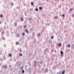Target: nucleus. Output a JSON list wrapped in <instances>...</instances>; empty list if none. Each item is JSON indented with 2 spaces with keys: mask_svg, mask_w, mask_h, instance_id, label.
<instances>
[{
  "mask_svg": "<svg viewBox=\"0 0 74 74\" xmlns=\"http://www.w3.org/2000/svg\"><path fill=\"white\" fill-rule=\"evenodd\" d=\"M18 37H19V34H17Z\"/></svg>",
  "mask_w": 74,
  "mask_h": 74,
  "instance_id": "a878e982",
  "label": "nucleus"
},
{
  "mask_svg": "<svg viewBox=\"0 0 74 74\" xmlns=\"http://www.w3.org/2000/svg\"><path fill=\"white\" fill-rule=\"evenodd\" d=\"M9 57H11L12 56V55H11L10 53L8 55Z\"/></svg>",
  "mask_w": 74,
  "mask_h": 74,
  "instance_id": "423d86ee",
  "label": "nucleus"
},
{
  "mask_svg": "<svg viewBox=\"0 0 74 74\" xmlns=\"http://www.w3.org/2000/svg\"><path fill=\"white\" fill-rule=\"evenodd\" d=\"M45 51L46 52H47V51H48V49H45Z\"/></svg>",
  "mask_w": 74,
  "mask_h": 74,
  "instance_id": "dca6fc26",
  "label": "nucleus"
},
{
  "mask_svg": "<svg viewBox=\"0 0 74 74\" xmlns=\"http://www.w3.org/2000/svg\"><path fill=\"white\" fill-rule=\"evenodd\" d=\"M11 4L12 5H14V3H12Z\"/></svg>",
  "mask_w": 74,
  "mask_h": 74,
  "instance_id": "72a5a7b5",
  "label": "nucleus"
},
{
  "mask_svg": "<svg viewBox=\"0 0 74 74\" xmlns=\"http://www.w3.org/2000/svg\"><path fill=\"white\" fill-rule=\"evenodd\" d=\"M62 16L63 17L64 16V14H62Z\"/></svg>",
  "mask_w": 74,
  "mask_h": 74,
  "instance_id": "2f4dec72",
  "label": "nucleus"
},
{
  "mask_svg": "<svg viewBox=\"0 0 74 74\" xmlns=\"http://www.w3.org/2000/svg\"><path fill=\"white\" fill-rule=\"evenodd\" d=\"M51 38L52 39H53V36H52V37H51Z\"/></svg>",
  "mask_w": 74,
  "mask_h": 74,
  "instance_id": "c756f323",
  "label": "nucleus"
},
{
  "mask_svg": "<svg viewBox=\"0 0 74 74\" xmlns=\"http://www.w3.org/2000/svg\"><path fill=\"white\" fill-rule=\"evenodd\" d=\"M25 31L26 33H29V32L28 31V30H27V29H25Z\"/></svg>",
  "mask_w": 74,
  "mask_h": 74,
  "instance_id": "39448f33",
  "label": "nucleus"
},
{
  "mask_svg": "<svg viewBox=\"0 0 74 74\" xmlns=\"http://www.w3.org/2000/svg\"><path fill=\"white\" fill-rule=\"evenodd\" d=\"M47 1H48V0H46Z\"/></svg>",
  "mask_w": 74,
  "mask_h": 74,
  "instance_id": "79ce46f5",
  "label": "nucleus"
},
{
  "mask_svg": "<svg viewBox=\"0 0 74 74\" xmlns=\"http://www.w3.org/2000/svg\"><path fill=\"white\" fill-rule=\"evenodd\" d=\"M38 66L39 67H40V65H39Z\"/></svg>",
  "mask_w": 74,
  "mask_h": 74,
  "instance_id": "a19ab883",
  "label": "nucleus"
},
{
  "mask_svg": "<svg viewBox=\"0 0 74 74\" xmlns=\"http://www.w3.org/2000/svg\"><path fill=\"white\" fill-rule=\"evenodd\" d=\"M49 43H52V40H49Z\"/></svg>",
  "mask_w": 74,
  "mask_h": 74,
  "instance_id": "9b49d317",
  "label": "nucleus"
},
{
  "mask_svg": "<svg viewBox=\"0 0 74 74\" xmlns=\"http://www.w3.org/2000/svg\"><path fill=\"white\" fill-rule=\"evenodd\" d=\"M1 23V21H0V23Z\"/></svg>",
  "mask_w": 74,
  "mask_h": 74,
  "instance_id": "c03bdc74",
  "label": "nucleus"
},
{
  "mask_svg": "<svg viewBox=\"0 0 74 74\" xmlns=\"http://www.w3.org/2000/svg\"><path fill=\"white\" fill-rule=\"evenodd\" d=\"M22 54L21 53H20L19 54V56H22Z\"/></svg>",
  "mask_w": 74,
  "mask_h": 74,
  "instance_id": "393cba45",
  "label": "nucleus"
},
{
  "mask_svg": "<svg viewBox=\"0 0 74 74\" xmlns=\"http://www.w3.org/2000/svg\"><path fill=\"white\" fill-rule=\"evenodd\" d=\"M4 60H5V57H4Z\"/></svg>",
  "mask_w": 74,
  "mask_h": 74,
  "instance_id": "c9c22d12",
  "label": "nucleus"
},
{
  "mask_svg": "<svg viewBox=\"0 0 74 74\" xmlns=\"http://www.w3.org/2000/svg\"><path fill=\"white\" fill-rule=\"evenodd\" d=\"M35 63H34V67H36V61H34Z\"/></svg>",
  "mask_w": 74,
  "mask_h": 74,
  "instance_id": "0eeeda50",
  "label": "nucleus"
},
{
  "mask_svg": "<svg viewBox=\"0 0 74 74\" xmlns=\"http://www.w3.org/2000/svg\"><path fill=\"white\" fill-rule=\"evenodd\" d=\"M14 25L15 26H17V23H14Z\"/></svg>",
  "mask_w": 74,
  "mask_h": 74,
  "instance_id": "6e6552de",
  "label": "nucleus"
},
{
  "mask_svg": "<svg viewBox=\"0 0 74 74\" xmlns=\"http://www.w3.org/2000/svg\"><path fill=\"white\" fill-rule=\"evenodd\" d=\"M31 4L32 5H34V3H33V2H31Z\"/></svg>",
  "mask_w": 74,
  "mask_h": 74,
  "instance_id": "1a4fd4ad",
  "label": "nucleus"
},
{
  "mask_svg": "<svg viewBox=\"0 0 74 74\" xmlns=\"http://www.w3.org/2000/svg\"><path fill=\"white\" fill-rule=\"evenodd\" d=\"M68 48H70V45H68Z\"/></svg>",
  "mask_w": 74,
  "mask_h": 74,
  "instance_id": "6ab92c4d",
  "label": "nucleus"
},
{
  "mask_svg": "<svg viewBox=\"0 0 74 74\" xmlns=\"http://www.w3.org/2000/svg\"><path fill=\"white\" fill-rule=\"evenodd\" d=\"M2 60V62H3V60Z\"/></svg>",
  "mask_w": 74,
  "mask_h": 74,
  "instance_id": "37998d69",
  "label": "nucleus"
},
{
  "mask_svg": "<svg viewBox=\"0 0 74 74\" xmlns=\"http://www.w3.org/2000/svg\"><path fill=\"white\" fill-rule=\"evenodd\" d=\"M55 19H57L58 18V16H56L55 17Z\"/></svg>",
  "mask_w": 74,
  "mask_h": 74,
  "instance_id": "bb28decb",
  "label": "nucleus"
},
{
  "mask_svg": "<svg viewBox=\"0 0 74 74\" xmlns=\"http://www.w3.org/2000/svg\"><path fill=\"white\" fill-rule=\"evenodd\" d=\"M60 53H61V56L62 57V56H63V51H61Z\"/></svg>",
  "mask_w": 74,
  "mask_h": 74,
  "instance_id": "f257e3e1",
  "label": "nucleus"
},
{
  "mask_svg": "<svg viewBox=\"0 0 74 74\" xmlns=\"http://www.w3.org/2000/svg\"><path fill=\"white\" fill-rule=\"evenodd\" d=\"M0 17H1V18H3V15L1 14V15H0Z\"/></svg>",
  "mask_w": 74,
  "mask_h": 74,
  "instance_id": "f3484780",
  "label": "nucleus"
},
{
  "mask_svg": "<svg viewBox=\"0 0 74 74\" xmlns=\"http://www.w3.org/2000/svg\"><path fill=\"white\" fill-rule=\"evenodd\" d=\"M73 8H72V9H71L70 10V11H72V10H73Z\"/></svg>",
  "mask_w": 74,
  "mask_h": 74,
  "instance_id": "412c9836",
  "label": "nucleus"
},
{
  "mask_svg": "<svg viewBox=\"0 0 74 74\" xmlns=\"http://www.w3.org/2000/svg\"><path fill=\"white\" fill-rule=\"evenodd\" d=\"M21 22H22V21H23V18H22V17H21Z\"/></svg>",
  "mask_w": 74,
  "mask_h": 74,
  "instance_id": "7ed1b4c3",
  "label": "nucleus"
},
{
  "mask_svg": "<svg viewBox=\"0 0 74 74\" xmlns=\"http://www.w3.org/2000/svg\"><path fill=\"white\" fill-rule=\"evenodd\" d=\"M42 9V7H39V10H41Z\"/></svg>",
  "mask_w": 74,
  "mask_h": 74,
  "instance_id": "4468645a",
  "label": "nucleus"
},
{
  "mask_svg": "<svg viewBox=\"0 0 74 74\" xmlns=\"http://www.w3.org/2000/svg\"><path fill=\"white\" fill-rule=\"evenodd\" d=\"M72 17H74V14H72Z\"/></svg>",
  "mask_w": 74,
  "mask_h": 74,
  "instance_id": "473e14b6",
  "label": "nucleus"
},
{
  "mask_svg": "<svg viewBox=\"0 0 74 74\" xmlns=\"http://www.w3.org/2000/svg\"><path fill=\"white\" fill-rule=\"evenodd\" d=\"M16 44L17 45H18V44H19V43L18 42H16Z\"/></svg>",
  "mask_w": 74,
  "mask_h": 74,
  "instance_id": "b1692460",
  "label": "nucleus"
},
{
  "mask_svg": "<svg viewBox=\"0 0 74 74\" xmlns=\"http://www.w3.org/2000/svg\"><path fill=\"white\" fill-rule=\"evenodd\" d=\"M62 74V73H60V72H59V73H57V74Z\"/></svg>",
  "mask_w": 74,
  "mask_h": 74,
  "instance_id": "aec40b11",
  "label": "nucleus"
},
{
  "mask_svg": "<svg viewBox=\"0 0 74 74\" xmlns=\"http://www.w3.org/2000/svg\"><path fill=\"white\" fill-rule=\"evenodd\" d=\"M20 74H22V73H20Z\"/></svg>",
  "mask_w": 74,
  "mask_h": 74,
  "instance_id": "a18cd8bd",
  "label": "nucleus"
},
{
  "mask_svg": "<svg viewBox=\"0 0 74 74\" xmlns=\"http://www.w3.org/2000/svg\"><path fill=\"white\" fill-rule=\"evenodd\" d=\"M24 28H26V25H25L24 26Z\"/></svg>",
  "mask_w": 74,
  "mask_h": 74,
  "instance_id": "e433bc0d",
  "label": "nucleus"
},
{
  "mask_svg": "<svg viewBox=\"0 0 74 74\" xmlns=\"http://www.w3.org/2000/svg\"><path fill=\"white\" fill-rule=\"evenodd\" d=\"M72 47H74V45H72Z\"/></svg>",
  "mask_w": 74,
  "mask_h": 74,
  "instance_id": "f704fd0d",
  "label": "nucleus"
},
{
  "mask_svg": "<svg viewBox=\"0 0 74 74\" xmlns=\"http://www.w3.org/2000/svg\"><path fill=\"white\" fill-rule=\"evenodd\" d=\"M32 19H31V18H29V21H31V20Z\"/></svg>",
  "mask_w": 74,
  "mask_h": 74,
  "instance_id": "cd10ccee",
  "label": "nucleus"
},
{
  "mask_svg": "<svg viewBox=\"0 0 74 74\" xmlns=\"http://www.w3.org/2000/svg\"><path fill=\"white\" fill-rule=\"evenodd\" d=\"M40 35H41V34H40V33H39L38 35V37H39L40 36Z\"/></svg>",
  "mask_w": 74,
  "mask_h": 74,
  "instance_id": "5701e85b",
  "label": "nucleus"
},
{
  "mask_svg": "<svg viewBox=\"0 0 74 74\" xmlns=\"http://www.w3.org/2000/svg\"><path fill=\"white\" fill-rule=\"evenodd\" d=\"M31 68H29V71H31Z\"/></svg>",
  "mask_w": 74,
  "mask_h": 74,
  "instance_id": "ddd939ff",
  "label": "nucleus"
},
{
  "mask_svg": "<svg viewBox=\"0 0 74 74\" xmlns=\"http://www.w3.org/2000/svg\"><path fill=\"white\" fill-rule=\"evenodd\" d=\"M23 66H22L21 67V69H23Z\"/></svg>",
  "mask_w": 74,
  "mask_h": 74,
  "instance_id": "c85d7f7f",
  "label": "nucleus"
},
{
  "mask_svg": "<svg viewBox=\"0 0 74 74\" xmlns=\"http://www.w3.org/2000/svg\"><path fill=\"white\" fill-rule=\"evenodd\" d=\"M58 45L59 47H62V44L60 43L58 44Z\"/></svg>",
  "mask_w": 74,
  "mask_h": 74,
  "instance_id": "20e7f679",
  "label": "nucleus"
},
{
  "mask_svg": "<svg viewBox=\"0 0 74 74\" xmlns=\"http://www.w3.org/2000/svg\"><path fill=\"white\" fill-rule=\"evenodd\" d=\"M3 40H4V38H3Z\"/></svg>",
  "mask_w": 74,
  "mask_h": 74,
  "instance_id": "58836bf2",
  "label": "nucleus"
},
{
  "mask_svg": "<svg viewBox=\"0 0 74 74\" xmlns=\"http://www.w3.org/2000/svg\"><path fill=\"white\" fill-rule=\"evenodd\" d=\"M35 10L38 11V8H36L35 9Z\"/></svg>",
  "mask_w": 74,
  "mask_h": 74,
  "instance_id": "2eb2a0df",
  "label": "nucleus"
},
{
  "mask_svg": "<svg viewBox=\"0 0 74 74\" xmlns=\"http://www.w3.org/2000/svg\"><path fill=\"white\" fill-rule=\"evenodd\" d=\"M48 71V69H46L45 71V73H46V72H47Z\"/></svg>",
  "mask_w": 74,
  "mask_h": 74,
  "instance_id": "9d476101",
  "label": "nucleus"
},
{
  "mask_svg": "<svg viewBox=\"0 0 74 74\" xmlns=\"http://www.w3.org/2000/svg\"><path fill=\"white\" fill-rule=\"evenodd\" d=\"M40 63H41H41H42V62H39Z\"/></svg>",
  "mask_w": 74,
  "mask_h": 74,
  "instance_id": "4c0bfd02",
  "label": "nucleus"
},
{
  "mask_svg": "<svg viewBox=\"0 0 74 74\" xmlns=\"http://www.w3.org/2000/svg\"><path fill=\"white\" fill-rule=\"evenodd\" d=\"M22 73H25V71L24 70H23L22 71Z\"/></svg>",
  "mask_w": 74,
  "mask_h": 74,
  "instance_id": "4be33fe9",
  "label": "nucleus"
},
{
  "mask_svg": "<svg viewBox=\"0 0 74 74\" xmlns=\"http://www.w3.org/2000/svg\"><path fill=\"white\" fill-rule=\"evenodd\" d=\"M64 73H65V71H64L63 72H62V74H64Z\"/></svg>",
  "mask_w": 74,
  "mask_h": 74,
  "instance_id": "f8f14e48",
  "label": "nucleus"
},
{
  "mask_svg": "<svg viewBox=\"0 0 74 74\" xmlns=\"http://www.w3.org/2000/svg\"><path fill=\"white\" fill-rule=\"evenodd\" d=\"M22 36H25V33L23 32V34H22Z\"/></svg>",
  "mask_w": 74,
  "mask_h": 74,
  "instance_id": "a211bd4d",
  "label": "nucleus"
},
{
  "mask_svg": "<svg viewBox=\"0 0 74 74\" xmlns=\"http://www.w3.org/2000/svg\"><path fill=\"white\" fill-rule=\"evenodd\" d=\"M3 69H6L7 68V66H6V65H5V66H3Z\"/></svg>",
  "mask_w": 74,
  "mask_h": 74,
  "instance_id": "f03ea898",
  "label": "nucleus"
},
{
  "mask_svg": "<svg viewBox=\"0 0 74 74\" xmlns=\"http://www.w3.org/2000/svg\"><path fill=\"white\" fill-rule=\"evenodd\" d=\"M63 1L64 0H62Z\"/></svg>",
  "mask_w": 74,
  "mask_h": 74,
  "instance_id": "49530a36",
  "label": "nucleus"
},
{
  "mask_svg": "<svg viewBox=\"0 0 74 74\" xmlns=\"http://www.w3.org/2000/svg\"><path fill=\"white\" fill-rule=\"evenodd\" d=\"M3 33H4V31H3Z\"/></svg>",
  "mask_w": 74,
  "mask_h": 74,
  "instance_id": "ea45409f",
  "label": "nucleus"
},
{
  "mask_svg": "<svg viewBox=\"0 0 74 74\" xmlns=\"http://www.w3.org/2000/svg\"><path fill=\"white\" fill-rule=\"evenodd\" d=\"M4 47H6V45H4Z\"/></svg>",
  "mask_w": 74,
  "mask_h": 74,
  "instance_id": "7c9ffc66",
  "label": "nucleus"
}]
</instances>
